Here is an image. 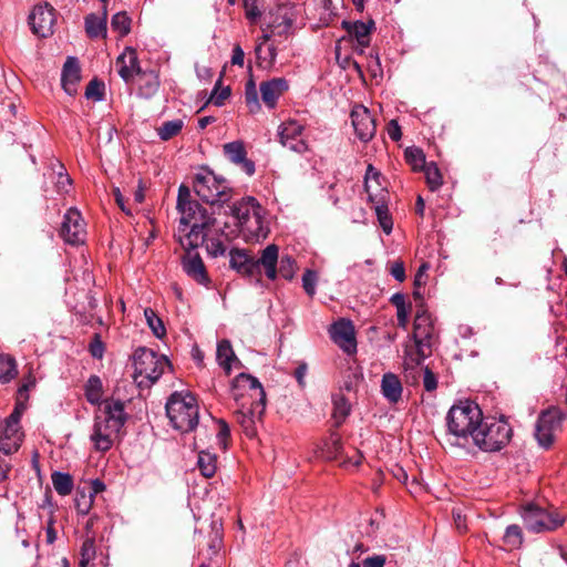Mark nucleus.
Listing matches in <instances>:
<instances>
[{"label": "nucleus", "mask_w": 567, "mask_h": 567, "mask_svg": "<svg viewBox=\"0 0 567 567\" xmlns=\"http://www.w3.org/2000/svg\"><path fill=\"white\" fill-rule=\"evenodd\" d=\"M447 441L455 446H466L470 440L484 452L496 451V431L493 424L483 422L478 404L461 400L453 404L446 415Z\"/></svg>", "instance_id": "f257e3e1"}, {"label": "nucleus", "mask_w": 567, "mask_h": 567, "mask_svg": "<svg viewBox=\"0 0 567 567\" xmlns=\"http://www.w3.org/2000/svg\"><path fill=\"white\" fill-rule=\"evenodd\" d=\"M177 210L181 219L175 236L186 251H194L204 243L205 228L212 225L213 218L196 200L190 199L189 188L185 185L178 189Z\"/></svg>", "instance_id": "f03ea898"}, {"label": "nucleus", "mask_w": 567, "mask_h": 567, "mask_svg": "<svg viewBox=\"0 0 567 567\" xmlns=\"http://www.w3.org/2000/svg\"><path fill=\"white\" fill-rule=\"evenodd\" d=\"M126 413L124 403L121 400H106L100 414L95 416L91 441L95 450L109 451L124 426Z\"/></svg>", "instance_id": "7ed1b4c3"}, {"label": "nucleus", "mask_w": 567, "mask_h": 567, "mask_svg": "<svg viewBox=\"0 0 567 567\" xmlns=\"http://www.w3.org/2000/svg\"><path fill=\"white\" fill-rule=\"evenodd\" d=\"M166 415L172 426L183 433L193 431L198 424V404L196 398L188 391H176L169 395Z\"/></svg>", "instance_id": "20e7f679"}, {"label": "nucleus", "mask_w": 567, "mask_h": 567, "mask_svg": "<svg viewBox=\"0 0 567 567\" xmlns=\"http://www.w3.org/2000/svg\"><path fill=\"white\" fill-rule=\"evenodd\" d=\"M435 339V328L431 313L425 309L417 310L413 323V340L415 351L405 349V369L415 368L431 354V348Z\"/></svg>", "instance_id": "39448f33"}, {"label": "nucleus", "mask_w": 567, "mask_h": 567, "mask_svg": "<svg viewBox=\"0 0 567 567\" xmlns=\"http://www.w3.org/2000/svg\"><path fill=\"white\" fill-rule=\"evenodd\" d=\"M134 378L140 386H151L171 368L168 359L152 349L141 347L133 354Z\"/></svg>", "instance_id": "423d86ee"}, {"label": "nucleus", "mask_w": 567, "mask_h": 567, "mask_svg": "<svg viewBox=\"0 0 567 567\" xmlns=\"http://www.w3.org/2000/svg\"><path fill=\"white\" fill-rule=\"evenodd\" d=\"M522 517L527 529L533 533L555 530L566 520V516L557 511H548L534 503L523 507Z\"/></svg>", "instance_id": "0eeeda50"}, {"label": "nucleus", "mask_w": 567, "mask_h": 567, "mask_svg": "<svg viewBox=\"0 0 567 567\" xmlns=\"http://www.w3.org/2000/svg\"><path fill=\"white\" fill-rule=\"evenodd\" d=\"M566 414L556 406L542 411L535 425V437L543 449H549L555 441V432L561 429Z\"/></svg>", "instance_id": "6e6552de"}, {"label": "nucleus", "mask_w": 567, "mask_h": 567, "mask_svg": "<svg viewBox=\"0 0 567 567\" xmlns=\"http://www.w3.org/2000/svg\"><path fill=\"white\" fill-rule=\"evenodd\" d=\"M230 393L237 404L266 402L264 386L257 378L248 373H239L231 381Z\"/></svg>", "instance_id": "1a4fd4ad"}, {"label": "nucleus", "mask_w": 567, "mask_h": 567, "mask_svg": "<svg viewBox=\"0 0 567 567\" xmlns=\"http://www.w3.org/2000/svg\"><path fill=\"white\" fill-rule=\"evenodd\" d=\"M194 190L202 200L209 204L224 203L229 199L225 181L219 179L212 172L196 176Z\"/></svg>", "instance_id": "9d476101"}, {"label": "nucleus", "mask_w": 567, "mask_h": 567, "mask_svg": "<svg viewBox=\"0 0 567 567\" xmlns=\"http://www.w3.org/2000/svg\"><path fill=\"white\" fill-rule=\"evenodd\" d=\"M320 455L327 460H339L340 465L344 468H355L363 460V455L357 449L352 450V455H343L341 437L336 432H332L329 437L323 441L320 447Z\"/></svg>", "instance_id": "9b49d317"}, {"label": "nucleus", "mask_w": 567, "mask_h": 567, "mask_svg": "<svg viewBox=\"0 0 567 567\" xmlns=\"http://www.w3.org/2000/svg\"><path fill=\"white\" fill-rule=\"evenodd\" d=\"M305 125L297 120L289 118L278 127V136L282 146L302 154L307 152L308 144L305 138Z\"/></svg>", "instance_id": "f8f14e48"}, {"label": "nucleus", "mask_w": 567, "mask_h": 567, "mask_svg": "<svg viewBox=\"0 0 567 567\" xmlns=\"http://www.w3.org/2000/svg\"><path fill=\"white\" fill-rule=\"evenodd\" d=\"M238 409L235 411V419L240 425L245 435L252 439L257 435V423L266 410V402H250L237 404Z\"/></svg>", "instance_id": "ddd939ff"}, {"label": "nucleus", "mask_w": 567, "mask_h": 567, "mask_svg": "<svg viewBox=\"0 0 567 567\" xmlns=\"http://www.w3.org/2000/svg\"><path fill=\"white\" fill-rule=\"evenodd\" d=\"M85 224L81 213L76 208L66 210L63 217L60 236L70 245H79L84 243Z\"/></svg>", "instance_id": "4468645a"}, {"label": "nucleus", "mask_w": 567, "mask_h": 567, "mask_svg": "<svg viewBox=\"0 0 567 567\" xmlns=\"http://www.w3.org/2000/svg\"><path fill=\"white\" fill-rule=\"evenodd\" d=\"M54 22V9L48 3L35 6L29 16L32 32L41 38H47L53 33Z\"/></svg>", "instance_id": "2eb2a0df"}, {"label": "nucleus", "mask_w": 567, "mask_h": 567, "mask_svg": "<svg viewBox=\"0 0 567 567\" xmlns=\"http://www.w3.org/2000/svg\"><path fill=\"white\" fill-rule=\"evenodd\" d=\"M350 116L358 138L369 142L377 131L375 120L370 111L364 105L358 104L353 106Z\"/></svg>", "instance_id": "dca6fc26"}, {"label": "nucleus", "mask_w": 567, "mask_h": 567, "mask_svg": "<svg viewBox=\"0 0 567 567\" xmlns=\"http://www.w3.org/2000/svg\"><path fill=\"white\" fill-rule=\"evenodd\" d=\"M329 332L331 340L347 354L357 352L355 333L351 321L339 320L331 326Z\"/></svg>", "instance_id": "f3484780"}, {"label": "nucleus", "mask_w": 567, "mask_h": 567, "mask_svg": "<svg viewBox=\"0 0 567 567\" xmlns=\"http://www.w3.org/2000/svg\"><path fill=\"white\" fill-rule=\"evenodd\" d=\"M225 156L235 165L239 166L248 176L255 174V163L247 158V151L241 141L226 143L223 146Z\"/></svg>", "instance_id": "a211bd4d"}, {"label": "nucleus", "mask_w": 567, "mask_h": 567, "mask_svg": "<svg viewBox=\"0 0 567 567\" xmlns=\"http://www.w3.org/2000/svg\"><path fill=\"white\" fill-rule=\"evenodd\" d=\"M120 76L126 82H134L138 74L143 71L140 66L137 53L133 48H126L117 58Z\"/></svg>", "instance_id": "6ab92c4d"}, {"label": "nucleus", "mask_w": 567, "mask_h": 567, "mask_svg": "<svg viewBox=\"0 0 567 567\" xmlns=\"http://www.w3.org/2000/svg\"><path fill=\"white\" fill-rule=\"evenodd\" d=\"M183 270L188 277L197 284L208 286L209 277L207 275L205 265L196 251H186L182 259Z\"/></svg>", "instance_id": "aec40b11"}, {"label": "nucleus", "mask_w": 567, "mask_h": 567, "mask_svg": "<svg viewBox=\"0 0 567 567\" xmlns=\"http://www.w3.org/2000/svg\"><path fill=\"white\" fill-rule=\"evenodd\" d=\"M261 100L268 109H275L279 97L288 91V82L284 78H274L260 84Z\"/></svg>", "instance_id": "412c9836"}, {"label": "nucleus", "mask_w": 567, "mask_h": 567, "mask_svg": "<svg viewBox=\"0 0 567 567\" xmlns=\"http://www.w3.org/2000/svg\"><path fill=\"white\" fill-rule=\"evenodd\" d=\"M262 212H256L239 225V230L246 241H259L268 235V228L264 224Z\"/></svg>", "instance_id": "4be33fe9"}, {"label": "nucleus", "mask_w": 567, "mask_h": 567, "mask_svg": "<svg viewBox=\"0 0 567 567\" xmlns=\"http://www.w3.org/2000/svg\"><path fill=\"white\" fill-rule=\"evenodd\" d=\"M342 27L347 30L348 34L355 39L359 52L363 53V50L370 44V35L374 29V22L372 20L368 22L363 21H343Z\"/></svg>", "instance_id": "5701e85b"}, {"label": "nucleus", "mask_w": 567, "mask_h": 567, "mask_svg": "<svg viewBox=\"0 0 567 567\" xmlns=\"http://www.w3.org/2000/svg\"><path fill=\"white\" fill-rule=\"evenodd\" d=\"M279 260V249L275 244L268 245L262 251L259 259L255 260L256 275L260 274V268L265 270V275L269 280L277 278V264Z\"/></svg>", "instance_id": "b1692460"}, {"label": "nucleus", "mask_w": 567, "mask_h": 567, "mask_svg": "<svg viewBox=\"0 0 567 567\" xmlns=\"http://www.w3.org/2000/svg\"><path fill=\"white\" fill-rule=\"evenodd\" d=\"M81 79V69L76 58L69 56L63 65L61 82L69 95L76 93V84Z\"/></svg>", "instance_id": "393cba45"}, {"label": "nucleus", "mask_w": 567, "mask_h": 567, "mask_svg": "<svg viewBox=\"0 0 567 567\" xmlns=\"http://www.w3.org/2000/svg\"><path fill=\"white\" fill-rule=\"evenodd\" d=\"M402 392L403 386L396 374L386 372L382 375L381 393L389 403L396 404L402 398Z\"/></svg>", "instance_id": "a878e982"}, {"label": "nucleus", "mask_w": 567, "mask_h": 567, "mask_svg": "<svg viewBox=\"0 0 567 567\" xmlns=\"http://www.w3.org/2000/svg\"><path fill=\"white\" fill-rule=\"evenodd\" d=\"M230 209L231 215L237 220V226L241 225L243 221L248 219L256 212H262V207L252 196L243 197L241 199L235 202Z\"/></svg>", "instance_id": "bb28decb"}, {"label": "nucleus", "mask_w": 567, "mask_h": 567, "mask_svg": "<svg viewBox=\"0 0 567 567\" xmlns=\"http://www.w3.org/2000/svg\"><path fill=\"white\" fill-rule=\"evenodd\" d=\"M230 267L238 274L245 277L256 276V264L255 260L249 257L244 250L231 249L229 252Z\"/></svg>", "instance_id": "cd10ccee"}, {"label": "nucleus", "mask_w": 567, "mask_h": 567, "mask_svg": "<svg viewBox=\"0 0 567 567\" xmlns=\"http://www.w3.org/2000/svg\"><path fill=\"white\" fill-rule=\"evenodd\" d=\"M23 436L21 429L4 426L0 433V451L6 455L16 453L21 446Z\"/></svg>", "instance_id": "c85d7f7f"}, {"label": "nucleus", "mask_w": 567, "mask_h": 567, "mask_svg": "<svg viewBox=\"0 0 567 567\" xmlns=\"http://www.w3.org/2000/svg\"><path fill=\"white\" fill-rule=\"evenodd\" d=\"M216 358L218 364L224 369L227 375L230 374L234 364H240V361L237 359L228 340H221L218 342Z\"/></svg>", "instance_id": "c756f323"}, {"label": "nucleus", "mask_w": 567, "mask_h": 567, "mask_svg": "<svg viewBox=\"0 0 567 567\" xmlns=\"http://www.w3.org/2000/svg\"><path fill=\"white\" fill-rule=\"evenodd\" d=\"M135 80L138 86V93L144 97L153 96L158 90L159 79L157 73L152 70H143Z\"/></svg>", "instance_id": "7c9ffc66"}, {"label": "nucleus", "mask_w": 567, "mask_h": 567, "mask_svg": "<svg viewBox=\"0 0 567 567\" xmlns=\"http://www.w3.org/2000/svg\"><path fill=\"white\" fill-rule=\"evenodd\" d=\"M85 31L92 39L106 37V14L99 17L94 13L85 18Z\"/></svg>", "instance_id": "2f4dec72"}, {"label": "nucleus", "mask_w": 567, "mask_h": 567, "mask_svg": "<svg viewBox=\"0 0 567 567\" xmlns=\"http://www.w3.org/2000/svg\"><path fill=\"white\" fill-rule=\"evenodd\" d=\"M332 419L334 421L336 426H340L350 414L351 404L341 393L334 394L332 396Z\"/></svg>", "instance_id": "473e14b6"}, {"label": "nucleus", "mask_w": 567, "mask_h": 567, "mask_svg": "<svg viewBox=\"0 0 567 567\" xmlns=\"http://www.w3.org/2000/svg\"><path fill=\"white\" fill-rule=\"evenodd\" d=\"M103 394L102 380L97 375H91L84 385V395L89 403L99 404Z\"/></svg>", "instance_id": "72a5a7b5"}, {"label": "nucleus", "mask_w": 567, "mask_h": 567, "mask_svg": "<svg viewBox=\"0 0 567 567\" xmlns=\"http://www.w3.org/2000/svg\"><path fill=\"white\" fill-rule=\"evenodd\" d=\"M197 466L203 476L213 477L217 470V456L208 451L198 454Z\"/></svg>", "instance_id": "f704fd0d"}, {"label": "nucleus", "mask_w": 567, "mask_h": 567, "mask_svg": "<svg viewBox=\"0 0 567 567\" xmlns=\"http://www.w3.org/2000/svg\"><path fill=\"white\" fill-rule=\"evenodd\" d=\"M52 485L55 492L61 496L71 494L73 489V478L68 473L53 472L51 475Z\"/></svg>", "instance_id": "c9c22d12"}, {"label": "nucleus", "mask_w": 567, "mask_h": 567, "mask_svg": "<svg viewBox=\"0 0 567 567\" xmlns=\"http://www.w3.org/2000/svg\"><path fill=\"white\" fill-rule=\"evenodd\" d=\"M504 545L507 550L517 549L523 544V533L518 525H509L503 536Z\"/></svg>", "instance_id": "e433bc0d"}, {"label": "nucleus", "mask_w": 567, "mask_h": 567, "mask_svg": "<svg viewBox=\"0 0 567 567\" xmlns=\"http://www.w3.org/2000/svg\"><path fill=\"white\" fill-rule=\"evenodd\" d=\"M18 373L16 360L10 355H0V382L7 383Z\"/></svg>", "instance_id": "4c0bfd02"}, {"label": "nucleus", "mask_w": 567, "mask_h": 567, "mask_svg": "<svg viewBox=\"0 0 567 567\" xmlns=\"http://www.w3.org/2000/svg\"><path fill=\"white\" fill-rule=\"evenodd\" d=\"M404 157L413 171H422L427 165L425 155L421 148L408 147L404 152Z\"/></svg>", "instance_id": "58836bf2"}, {"label": "nucleus", "mask_w": 567, "mask_h": 567, "mask_svg": "<svg viewBox=\"0 0 567 567\" xmlns=\"http://www.w3.org/2000/svg\"><path fill=\"white\" fill-rule=\"evenodd\" d=\"M111 27L120 37H125L131 31V18L124 11L117 12L112 17Z\"/></svg>", "instance_id": "ea45409f"}, {"label": "nucleus", "mask_w": 567, "mask_h": 567, "mask_svg": "<svg viewBox=\"0 0 567 567\" xmlns=\"http://www.w3.org/2000/svg\"><path fill=\"white\" fill-rule=\"evenodd\" d=\"M422 171H424L425 178L430 190L439 189L443 183L442 174L435 163H429Z\"/></svg>", "instance_id": "a19ab883"}, {"label": "nucleus", "mask_w": 567, "mask_h": 567, "mask_svg": "<svg viewBox=\"0 0 567 567\" xmlns=\"http://www.w3.org/2000/svg\"><path fill=\"white\" fill-rule=\"evenodd\" d=\"M144 316L154 336L157 338H163L166 334V330L162 319L151 308H146L144 310Z\"/></svg>", "instance_id": "79ce46f5"}, {"label": "nucleus", "mask_w": 567, "mask_h": 567, "mask_svg": "<svg viewBox=\"0 0 567 567\" xmlns=\"http://www.w3.org/2000/svg\"><path fill=\"white\" fill-rule=\"evenodd\" d=\"M183 128V121L182 120H173L167 121L162 124L157 128V134L161 140L168 141L169 138L176 136L181 130Z\"/></svg>", "instance_id": "37998d69"}, {"label": "nucleus", "mask_w": 567, "mask_h": 567, "mask_svg": "<svg viewBox=\"0 0 567 567\" xmlns=\"http://www.w3.org/2000/svg\"><path fill=\"white\" fill-rule=\"evenodd\" d=\"M95 542L93 538H86L81 546L80 567H90V563L95 558Z\"/></svg>", "instance_id": "c03bdc74"}, {"label": "nucleus", "mask_w": 567, "mask_h": 567, "mask_svg": "<svg viewBox=\"0 0 567 567\" xmlns=\"http://www.w3.org/2000/svg\"><path fill=\"white\" fill-rule=\"evenodd\" d=\"M279 262V268L277 269V274L279 272L282 278L290 280L295 276L296 271V261L290 255H282Z\"/></svg>", "instance_id": "a18cd8bd"}, {"label": "nucleus", "mask_w": 567, "mask_h": 567, "mask_svg": "<svg viewBox=\"0 0 567 567\" xmlns=\"http://www.w3.org/2000/svg\"><path fill=\"white\" fill-rule=\"evenodd\" d=\"M513 435V430L505 420L504 415H498V451L502 450L504 445L509 443Z\"/></svg>", "instance_id": "49530a36"}, {"label": "nucleus", "mask_w": 567, "mask_h": 567, "mask_svg": "<svg viewBox=\"0 0 567 567\" xmlns=\"http://www.w3.org/2000/svg\"><path fill=\"white\" fill-rule=\"evenodd\" d=\"M86 99L94 101H102L104 97V83L93 79L89 82L85 89Z\"/></svg>", "instance_id": "de8ad7c7"}, {"label": "nucleus", "mask_w": 567, "mask_h": 567, "mask_svg": "<svg viewBox=\"0 0 567 567\" xmlns=\"http://www.w3.org/2000/svg\"><path fill=\"white\" fill-rule=\"evenodd\" d=\"M271 18H272V14H271ZM279 23H282V24L279 29H276V32L278 35L286 34L292 25L291 19L288 18L286 13H281V9H279L277 11V13L274 16V19H271V21L268 24L276 25Z\"/></svg>", "instance_id": "09e8293b"}, {"label": "nucleus", "mask_w": 567, "mask_h": 567, "mask_svg": "<svg viewBox=\"0 0 567 567\" xmlns=\"http://www.w3.org/2000/svg\"><path fill=\"white\" fill-rule=\"evenodd\" d=\"M92 504H93V494L92 493H90V494L80 493L75 497V508H76V512L79 515L84 516V515L89 514V512L92 507Z\"/></svg>", "instance_id": "8fccbe9b"}, {"label": "nucleus", "mask_w": 567, "mask_h": 567, "mask_svg": "<svg viewBox=\"0 0 567 567\" xmlns=\"http://www.w3.org/2000/svg\"><path fill=\"white\" fill-rule=\"evenodd\" d=\"M282 23H279V24H276V25H269L267 24L266 27H262L261 30H262V35L260 38V41L257 43L256 45V54H257V58L260 59L261 58V52H262V45L270 41L272 39V37L275 34H277L276 32V29H279L281 27Z\"/></svg>", "instance_id": "3c124183"}, {"label": "nucleus", "mask_w": 567, "mask_h": 567, "mask_svg": "<svg viewBox=\"0 0 567 567\" xmlns=\"http://www.w3.org/2000/svg\"><path fill=\"white\" fill-rule=\"evenodd\" d=\"M380 173L375 171L372 165H369L365 172L364 187L370 200H373L372 182H375V184L380 186Z\"/></svg>", "instance_id": "603ef678"}, {"label": "nucleus", "mask_w": 567, "mask_h": 567, "mask_svg": "<svg viewBox=\"0 0 567 567\" xmlns=\"http://www.w3.org/2000/svg\"><path fill=\"white\" fill-rule=\"evenodd\" d=\"M317 281V272L311 269H307L302 275V287L309 297L315 296Z\"/></svg>", "instance_id": "864d4df0"}, {"label": "nucleus", "mask_w": 567, "mask_h": 567, "mask_svg": "<svg viewBox=\"0 0 567 567\" xmlns=\"http://www.w3.org/2000/svg\"><path fill=\"white\" fill-rule=\"evenodd\" d=\"M246 104L249 107L250 112H256L260 107L258 94L252 81H249L246 84Z\"/></svg>", "instance_id": "5fc2aeb1"}, {"label": "nucleus", "mask_w": 567, "mask_h": 567, "mask_svg": "<svg viewBox=\"0 0 567 567\" xmlns=\"http://www.w3.org/2000/svg\"><path fill=\"white\" fill-rule=\"evenodd\" d=\"M217 425H218V431H217L216 439H217L218 445L223 450H226L228 446L229 437H230L229 425L224 420H218Z\"/></svg>", "instance_id": "6e6d98bb"}, {"label": "nucleus", "mask_w": 567, "mask_h": 567, "mask_svg": "<svg viewBox=\"0 0 567 567\" xmlns=\"http://www.w3.org/2000/svg\"><path fill=\"white\" fill-rule=\"evenodd\" d=\"M378 220L380 226L382 227L385 234H390L392 231L393 223L389 215L388 208L384 206H377L375 208Z\"/></svg>", "instance_id": "4d7b16f0"}, {"label": "nucleus", "mask_w": 567, "mask_h": 567, "mask_svg": "<svg viewBox=\"0 0 567 567\" xmlns=\"http://www.w3.org/2000/svg\"><path fill=\"white\" fill-rule=\"evenodd\" d=\"M258 0H243L246 18L250 23H256L257 20L261 17V11L257 6Z\"/></svg>", "instance_id": "13d9d810"}, {"label": "nucleus", "mask_w": 567, "mask_h": 567, "mask_svg": "<svg viewBox=\"0 0 567 567\" xmlns=\"http://www.w3.org/2000/svg\"><path fill=\"white\" fill-rule=\"evenodd\" d=\"M207 252L213 257L223 256L226 251V247L223 241L218 238H212L206 244Z\"/></svg>", "instance_id": "bf43d9fd"}, {"label": "nucleus", "mask_w": 567, "mask_h": 567, "mask_svg": "<svg viewBox=\"0 0 567 567\" xmlns=\"http://www.w3.org/2000/svg\"><path fill=\"white\" fill-rule=\"evenodd\" d=\"M104 349V343L102 342L100 334L95 333L89 346L91 355L95 359H102Z\"/></svg>", "instance_id": "052dcab7"}, {"label": "nucleus", "mask_w": 567, "mask_h": 567, "mask_svg": "<svg viewBox=\"0 0 567 567\" xmlns=\"http://www.w3.org/2000/svg\"><path fill=\"white\" fill-rule=\"evenodd\" d=\"M423 370V386L426 391L432 392L437 388V379L429 367L422 368Z\"/></svg>", "instance_id": "680f3d73"}, {"label": "nucleus", "mask_w": 567, "mask_h": 567, "mask_svg": "<svg viewBox=\"0 0 567 567\" xmlns=\"http://www.w3.org/2000/svg\"><path fill=\"white\" fill-rule=\"evenodd\" d=\"M452 515L456 529L461 533L465 532L467 526L466 516L464 515L463 509L460 507L454 508Z\"/></svg>", "instance_id": "e2e57ef3"}, {"label": "nucleus", "mask_w": 567, "mask_h": 567, "mask_svg": "<svg viewBox=\"0 0 567 567\" xmlns=\"http://www.w3.org/2000/svg\"><path fill=\"white\" fill-rule=\"evenodd\" d=\"M230 96V89L229 87H224L220 90V92L217 91V89H215L210 95V101L216 105V106H221L224 105V102Z\"/></svg>", "instance_id": "0e129e2a"}, {"label": "nucleus", "mask_w": 567, "mask_h": 567, "mask_svg": "<svg viewBox=\"0 0 567 567\" xmlns=\"http://www.w3.org/2000/svg\"><path fill=\"white\" fill-rule=\"evenodd\" d=\"M410 311H411V305H408L403 308L396 309L398 326L400 328L406 329L408 323H409Z\"/></svg>", "instance_id": "69168bd1"}, {"label": "nucleus", "mask_w": 567, "mask_h": 567, "mask_svg": "<svg viewBox=\"0 0 567 567\" xmlns=\"http://www.w3.org/2000/svg\"><path fill=\"white\" fill-rule=\"evenodd\" d=\"M391 276L402 282L405 279V268L402 261H394L390 268Z\"/></svg>", "instance_id": "338daca9"}, {"label": "nucleus", "mask_w": 567, "mask_h": 567, "mask_svg": "<svg viewBox=\"0 0 567 567\" xmlns=\"http://www.w3.org/2000/svg\"><path fill=\"white\" fill-rule=\"evenodd\" d=\"M385 561L384 555H373L362 560V567H384Z\"/></svg>", "instance_id": "774afa93"}]
</instances>
